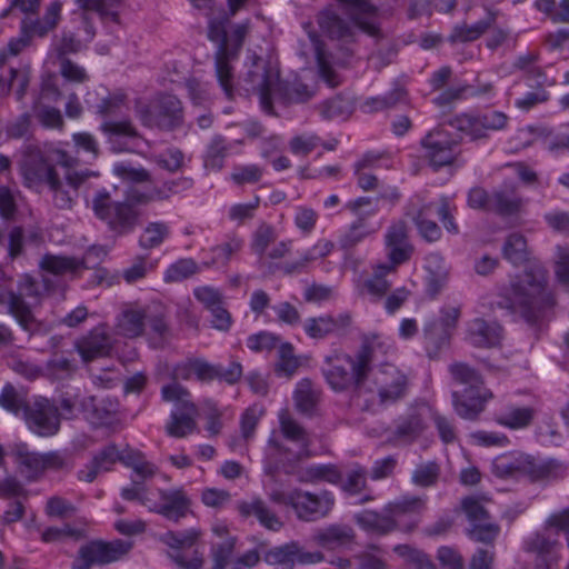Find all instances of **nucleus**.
I'll return each mask as SVG.
<instances>
[{
	"instance_id": "obj_21",
	"label": "nucleus",
	"mask_w": 569,
	"mask_h": 569,
	"mask_svg": "<svg viewBox=\"0 0 569 569\" xmlns=\"http://www.w3.org/2000/svg\"><path fill=\"white\" fill-rule=\"evenodd\" d=\"M23 418L28 428L40 437H51L60 429L58 407L46 398L36 399L26 407Z\"/></svg>"
},
{
	"instance_id": "obj_4",
	"label": "nucleus",
	"mask_w": 569,
	"mask_h": 569,
	"mask_svg": "<svg viewBox=\"0 0 569 569\" xmlns=\"http://www.w3.org/2000/svg\"><path fill=\"white\" fill-rule=\"evenodd\" d=\"M499 307L519 312L528 322L536 321L542 312L552 308L555 300L547 288V270L531 266L505 288Z\"/></svg>"
},
{
	"instance_id": "obj_42",
	"label": "nucleus",
	"mask_w": 569,
	"mask_h": 569,
	"mask_svg": "<svg viewBox=\"0 0 569 569\" xmlns=\"http://www.w3.org/2000/svg\"><path fill=\"white\" fill-rule=\"evenodd\" d=\"M41 271L53 276H74L84 267L82 260L73 257L47 253L39 261Z\"/></svg>"
},
{
	"instance_id": "obj_58",
	"label": "nucleus",
	"mask_w": 569,
	"mask_h": 569,
	"mask_svg": "<svg viewBox=\"0 0 569 569\" xmlns=\"http://www.w3.org/2000/svg\"><path fill=\"white\" fill-rule=\"evenodd\" d=\"M440 476V466L436 461L420 463L412 472L411 480L418 487L435 486Z\"/></svg>"
},
{
	"instance_id": "obj_37",
	"label": "nucleus",
	"mask_w": 569,
	"mask_h": 569,
	"mask_svg": "<svg viewBox=\"0 0 569 569\" xmlns=\"http://www.w3.org/2000/svg\"><path fill=\"white\" fill-rule=\"evenodd\" d=\"M337 1L345 8L357 28L368 33L369 36H376L378 33V27L371 20L377 14V8L368 0Z\"/></svg>"
},
{
	"instance_id": "obj_44",
	"label": "nucleus",
	"mask_w": 569,
	"mask_h": 569,
	"mask_svg": "<svg viewBox=\"0 0 569 569\" xmlns=\"http://www.w3.org/2000/svg\"><path fill=\"white\" fill-rule=\"evenodd\" d=\"M229 149L230 144L223 136H213L209 141L203 156L204 168L212 171L221 170L224 164V159L229 153Z\"/></svg>"
},
{
	"instance_id": "obj_24",
	"label": "nucleus",
	"mask_w": 569,
	"mask_h": 569,
	"mask_svg": "<svg viewBox=\"0 0 569 569\" xmlns=\"http://www.w3.org/2000/svg\"><path fill=\"white\" fill-rule=\"evenodd\" d=\"M199 538V531L190 529L187 531H168L161 537V541L174 549L170 553V558L182 569H200L203 565L202 555L198 550H193L192 556L188 558L181 549L189 548L194 545Z\"/></svg>"
},
{
	"instance_id": "obj_26",
	"label": "nucleus",
	"mask_w": 569,
	"mask_h": 569,
	"mask_svg": "<svg viewBox=\"0 0 569 569\" xmlns=\"http://www.w3.org/2000/svg\"><path fill=\"white\" fill-rule=\"evenodd\" d=\"M80 409L83 418L96 427L110 423L119 411V401L111 397L82 396Z\"/></svg>"
},
{
	"instance_id": "obj_30",
	"label": "nucleus",
	"mask_w": 569,
	"mask_h": 569,
	"mask_svg": "<svg viewBox=\"0 0 569 569\" xmlns=\"http://www.w3.org/2000/svg\"><path fill=\"white\" fill-rule=\"evenodd\" d=\"M376 214V210L371 209L368 213L356 216V220L351 222L349 228L340 236L339 246L345 249H351L366 238L377 233L381 227V221H373L371 218Z\"/></svg>"
},
{
	"instance_id": "obj_46",
	"label": "nucleus",
	"mask_w": 569,
	"mask_h": 569,
	"mask_svg": "<svg viewBox=\"0 0 569 569\" xmlns=\"http://www.w3.org/2000/svg\"><path fill=\"white\" fill-rule=\"evenodd\" d=\"M502 256L515 266L526 262L529 251L525 236L520 232L510 233L502 246Z\"/></svg>"
},
{
	"instance_id": "obj_33",
	"label": "nucleus",
	"mask_w": 569,
	"mask_h": 569,
	"mask_svg": "<svg viewBox=\"0 0 569 569\" xmlns=\"http://www.w3.org/2000/svg\"><path fill=\"white\" fill-rule=\"evenodd\" d=\"M158 512L167 520L178 522L190 511V499L181 489L159 490Z\"/></svg>"
},
{
	"instance_id": "obj_57",
	"label": "nucleus",
	"mask_w": 569,
	"mask_h": 569,
	"mask_svg": "<svg viewBox=\"0 0 569 569\" xmlns=\"http://www.w3.org/2000/svg\"><path fill=\"white\" fill-rule=\"evenodd\" d=\"M276 239L277 233L274 228L266 222H262L252 233L250 248L252 252L259 256L260 260H262L268 247L273 243Z\"/></svg>"
},
{
	"instance_id": "obj_6",
	"label": "nucleus",
	"mask_w": 569,
	"mask_h": 569,
	"mask_svg": "<svg viewBox=\"0 0 569 569\" xmlns=\"http://www.w3.org/2000/svg\"><path fill=\"white\" fill-rule=\"evenodd\" d=\"M409 378L391 363L370 365L360 396L367 409L387 406L403 399L408 392Z\"/></svg>"
},
{
	"instance_id": "obj_63",
	"label": "nucleus",
	"mask_w": 569,
	"mask_h": 569,
	"mask_svg": "<svg viewBox=\"0 0 569 569\" xmlns=\"http://www.w3.org/2000/svg\"><path fill=\"white\" fill-rule=\"evenodd\" d=\"M279 361L276 366L278 375L291 377L299 367V361L293 353V348L290 343H282L278 349Z\"/></svg>"
},
{
	"instance_id": "obj_17",
	"label": "nucleus",
	"mask_w": 569,
	"mask_h": 569,
	"mask_svg": "<svg viewBox=\"0 0 569 569\" xmlns=\"http://www.w3.org/2000/svg\"><path fill=\"white\" fill-rule=\"evenodd\" d=\"M132 543L116 539L112 541L96 540L80 547L71 569H90L93 565H107L126 556Z\"/></svg>"
},
{
	"instance_id": "obj_10",
	"label": "nucleus",
	"mask_w": 569,
	"mask_h": 569,
	"mask_svg": "<svg viewBox=\"0 0 569 569\" xmlns=\"http://www.w3.org/2000/svg\"><path fill=\"white\" fill-rule=\"evenodd\" d=\"M147 323L158 336L167 333V313L161 303L127 305L117 317L116 329L120 336L134 339L144 333Z\"/></svg>"
},
{
	"instance_id": "obj_39",
	"label": "nucleus",
	"mask_w": 569,
	"mask_h": 569,
	"mask_svg": "<svg viewBox=\"0 0 569 569\" xmlns=\"http://www.w3.org/2000/svg\"><path fill=\"white\" fill-rule=\"evenodd\" d=\"M355 522L365 531L378 535H388L400 528L383 508L380 512L376 510H362L355 515Z\"/></svg>"
},
{
	"instance_id": "obj_15",
	"label": "nucleus",
	"mask_w": 569,
	"mask_h": 569,
	"mask_svg": "<svg viewBox=\"0 0 569 569\" xmlns=\"http://www.w3.org/2000/svg\"><path fill=\"white\" fill-rule=\"evenodd\" d=\"M508 116L498 110L478 113H461L448 121L449 126L471 140L486 139L490 131L503 130L508 126Z\"/></svg>"
},
{
	"instance_id": "obj_59",
	"label": "nucleus",
	"mask_w": 569,
	"mask_h": 569,
	"mask_svg": "<svg viewBox=\"0 0 569 569\" xmlns=\"http://www.w3.org/2000/svg\"><path fill=\"white\" fill-rule=\"evenodd\" d=\"M396 268L397 266L390 262L377 266L373 277L366 282L368 291L377 297L383 296L390 288L385 277L387 273L395 271Z\"/></svg>"
},
{
	"instance_id": "obj_18",
	"label": "nucleus",
	"mask_w": 569,
	"mask_h": 569,
	"mask_svg": "<svg viewBox=\"0 0 569 569\" xmlns=\"http://www.w3.org/2000/svg\"><path fill=\"white\" fill-rule=\"evenodd\" d=\"M549 529L546 526L543 530L533 532L523 541V551L535 557L533 569H556L558 567L562 545L558 535L550 532Z\"/></svg>"
},
{
	"instance_id": "obj_55",
	"label": "nucleus",
	"mask_w": 569,
	"mask_h": 569,
	"mask_svg": "<svg viewBox=\"0 0 569 569\" xmlns=\"http://www.w3.org/2000/svg\"><path fill=\"white\" fill-rule=\"evenodd\" d=\"M49 291V280L39 281L30 274H23L18 282V291L21 299L24 298L40 301L43 296Z\"/></svg>"
},
{
	"instance_id": "obj_43",
	"label": "nucleus",
	"mask_w": 569,
	"mask_h": 569,
	"mask_svg": "<svg viewBox=\"0 0 569 569\" xmlns=\"http://www.w3.org/2000/svg\"><path fill=\"white\" fill-rule=\"evenodd\" d=\"M496 22V13L489 12L486 19L480 20L471 26L467 23L456 26L450 36L449 41L456 42H471L479 39L483 33L487 32Z\"/></svg>"
},
{
	"instance_id": "obj_50",
	"label": "nucleus",
	"mask_w": 569,
	"mask_h": 569,
	"mask_svg": "<svg viewBox=\"0 0 569 569\" xmlns=\"http://www.w3.org/2000/svg\"><path fill=\"white\" fill-rule=\"evenodd\" d=\"M425 507V501L418 497H403L385 506L391 519L399 525L400 518L418 515Z\"/></svg>"
},
{
	"instance_id": "obj_51",
	"label": "nucleus",
	"mask_w": 569,
	"mask_h": 569,
	"mask_svg": "<svg viewBox=\"0 0 569 569\" xmlns=\"http://www.w3.org/2000/svg\"><path fill=\"white\" fill-rule=\"evenodd\" d=\"M297 542L287 543L267 551L263 560L278 569H292L296 563Z\"/></svg>"
},
{
	"instance_id": "obj_2",
	"label": "nucleus",
	"mask_w": 569,
	"mask_h": 569,
	"mask_svg": "<svg viewBox=\"0 0 569 569\" xmlns=\"http://www.w3.org/2000/svg\"><path fill=\"white\" fill-rule=\"evenodd\" d=\"M248 0H228V12L210 18L208 39L216 46L213 53L214 74L227 98L233 97L234 62L238 60L244 40L251 30L249 20L230 23V19L244 7Z\"/></svg>"
},
{
	"instance_id": "obj_47",
	"label": "nucleus",
	"mask_w": 569,
	"mask_h": 569,
	"mask_svg": "<svg viewBox=\"0 0 569 569\" xmlns=\"http://www.w3.org/2000/svg\"><path fill=\"white\" fill-rule=\"evenodd\" d=\"M535 417V409L531 407L509 406L507 410L496 418V421L510 429L528 427Z\"/></svg>"
},
{
	"instance_id": "obj_29",
	"label": "nucleus",
	"mask_w": 569,
	"mask_h": 569,
	"mask_svg": "<svg viewBox=\"0 0 569 569\" xmlns=\"http://www.w3.org/2000/svg\"><path fill=\"white\" fill-rule=\"evenodd\" d=\"M352 323V317L349 312L339 313L338 316L325 315L320 317L309 318L305 321L306 333L313 339H323L330 335H341Z\"/></svg>"
},
{
	"instance_id": "obj_14",
	"label": "nucleus",
	"mask_w": 569,
	"mask_h": 569,
	"mask_svg": "<svg viewBox=\"0 0 569 569\" xmlns=\"http://www.w3.org/2000/svg\"><path fill=\"white\" fill-rule=\"evenodd\" d=\"M137 117L144 127L171 131L183 123L182 104L177 97L164 94L148 104H138Z\"/></svg>"
},
{
	"instance_id": "obj_9",
	"label": "nucleus",
	"mask_w": 569,
	"mask_h": 569,
	"mask_svg": "<svg viewBox=\"0 0 569 569\" xmlns=\"http://www.w3.org/2000/svg\"><path fill=\"white\" fill-rule=\"evenodd\" d=\"M74 160L64 151L44 146L43 148L29 144L23 151V158L20 163V171L23 177L24 184L28 188L47 183L51 176H56L58 171L56 166L72 167Z\"/></svg>"
},
{
	"instance_id": "obj_40",
	"label": "nucleus",
	"mask_w": 569,
	"mask_h": 569,
	"mask_svg": "<svg viewBox=\"0 0 569 569\" xmlns=\"http://www.w3.org/2000/svg\"><path fill=\"white\" fill-rule=\"evenodd\" d=\"M316 84H308L300 79L291 82L279 81L274 98L283 104L305 103L315 97Z\"/></svg>"
},
{
	"instance_id": "obj_11",
	"label": "nucleus",
	"mask_w": 569,
	"mask_h": 569,
	"mask_svg": "<svg viewBox=\"0 0 569 569\" xmlns=\"http://www.w3.org/2000/svg\"><path fill=\"white\" fill-rule=\"evenodd\" d=\"M161 397L164 401L174 402L176 409L171 411L166 431L170 437L184 438L197 429L198 407L191 400L187 388L173 381L161 388Z\"/></svg>"
},
{
	"instance_id": "obj_7",
	"label": "nucleus",
	"mask_w": 569,
	"mask_h": 569,
	"mask_svg": "<svg viewBox=\"0 0 569 569\" xmlns=\"http://www.w3.org/2000/svg\"><path fill=\"white\" fill-rule=\"evenodd\" d=\"M268 497L273 503L291 508L297 519L303 522L328 518L336 506L333 492L327 489L317 492L301 488H293L288 492L276 489Z\"/></svg>"
},
{
	"instance_id": "obj_31",
	"label": "nucleus",
	"mask_w": 569,
	"mask_h": 569,
	"mask_svg": "<svg viewBox=\"0 0 569 569\" xmlns=\"http://www.w3.org/2000/svg\"><path fill=\"white\" fill-rule=\"evenodd\" d=\"M192 368L196 378L201 382L220 380L234 385L242 376V366L237 361H232L228 368H223L219 365H212L204 359L196 358Z\"/></svg>"
},
{
	"instance_id": "obj_22",
	"label": "nucleus",
	"mask_w": 569,
	"mask_h": 569,
	"mask_svg": "<svg viewBox=\"0 0 569 569\" xmlns=\"http://www.w3.org/2000/svg\"><path fill=\"white\" fill-rule=\"evenodd\" d=\"M113 338L108 326L100 323L74 341V349L83 362H91L99 358L109 357L113 349Z\"/></svg>"
},
{
	"instance_id": "obj_60",
	"label": "nucleus",
	"mask_w": 569,
	"mask_h": 569,
	"mask_svg": "<svg viewBox=\"0 0 569 569\" xmlns=\"http://www.w3.org/2000/svg\"><path fill=\"white\" fill-rule=\"evenodd\" d=\"M352 111V102L349 99L337 96L325 101L320 107V113L325 119L347 118Z\"/></svg>"
},
{
	"instance_id": "obj_16",
	"label": "nucleus",
	"mask_w": 569,
	"mask_h": 569,
	"mask_svg": "<svg viewBox=\"0 0 569 569\" xmlns=\"http://www.w3.org/2000/svg\"><path fill=\"white\" fill-rule=\"evenodd\" d=\"M64 173L51 176L46 183L51 193V201L54 208L59 210H71L78 198V191L90 177H97L98 173L89 170H76L72 167H63Z\"/></svg>"
},
{
	"instance_id": "obj_61",
	"label": "nucleus",
	"mask_w": 569,
	"mask_h": 569,
	"mask_svg": "<svg viewBox=\"0 0 569 569\" xmlns=\"http://www.w3.org/2000/svg\"><path fill=\"white\" fill-rule=\"evenodd\" d=\"M0 406L13 415H24V408L29 407V403L14 387L7 385L0 393Z\"/></svg>"
},
{
	"instance_id": "obj_38",
	"label": "nucleus",
	"mask_w": 569,
	"mask_h": 569,
	"mask_svg": "<svg viewBox=\"0 0 569 569\" xmlns=\"http://www.w3.org/2000/svg\"><path fill=\"white\" fill-rule=\"evenodd\" d=\"M238 511L243 517H254L268 530L279 531L283 527L280 517L260 498L243 501L238 505Z\"/></svg>"
},
{
	"instance_id": "obj_41",
	"label": "nucleus",
	"mask_w": 569,
	"mask_h": 569,
	"mask_svg": "<svg viewBox=\"0 0 569 569\" xmlns=\"http://www.w3.org/2000/svg\"><path fill=\"white\" fill-rule=\"evenodd\" d=\"M120 460V451L114 445H109L101 449L83 469L78 472L81 481L92 482L102 471L110 470L116 461Z\"/></svg>"
},
{
	"instance_id": "obj_52",
	"label": "nucleus",
	"mask_w": 569,
	"mask_h": 569,
	"mask_svg": "<svg viewBox=\"0 0 569 569\" xmlns=\"http://www.w3.org/2000/svg\"><path fill=\"white\" fill-rule=\"evenodd\" d=\"M367 469L358 463L353 465L346 473L341 476L340 488L343 492L355 496L367 488Z\"/></svg>"
},
{
	"instance_id": "obj_53",
	"label": "nucleus",
	"mask_w": 569,
	"mask_h": 569,
	"mask_svg": "<svg viewBox=\"0 0 569 569\" xmlns=\"http://www.w3.org/2000/svg\"><path fill=\"white\" fill-rule=\"evenodd\" d=\"M198 263L191 258H181L171 263L163 274L167 283L183 281L199 272Z\"/></svg>"
},
{
	"instance_id": "obj_64",
	"label": "nucleus",
	"mask_w": 569,
	"mask_h": 569,
	"mask_svg": "<svg viewBox=\"0 0 569 569\" xmlns=\"http://www.w3.org/2000/svg\"><path fill=\"white\" fill-rule=\"evenodd\" d=\"M183 159L184 154L178 148H170L164 152L152 157L154 163L169 172H177L180 170L183 167Z\"/></svg>"
},
{
	"instance_id": "obj_49",
	"label": "nucleus",
	"mask_w": 569,
	"mask_h": 569,
	"mask_svg": "<svg viewBox=\"0 0 569 569\" xmlns=\"http://www.w3.org/2000/svg\"><path fill=\"white\" fill-rule=\"evenodd\" d=\"M321 396V391L316 389L309 379H302L295 391L296 407L303 413H311L316 408Z\"/></svg>"
},
{
	"instance_id": "obj_36",
	"label": "nucleus",
	"mask_w": 569,
	"mask_h": 569,
	"mask_svg": "<svg viewBox=\"0 0 569 569\" xmlns=\"http://www.w3.org/2000/svg\"><path fill=\"white\" fill-rule=\"evenodd\" d=\"M0 306H7L8 312L23 330L32 332L38 328L31 307L14 291H0Z\"/></svg>"
},
{
	"instance_id": "obj_5",
	"label": "nucleus",
	"mask_w": 569,
	"mask_h": 569,
	"mask_svg": "<svg viewBox=\"0 0 569 569\" xmlns=\"http://www.w3.org/2000/svg\"><path fill=\"white\" fill-rule=\"evenodd\" d=\"M448 371L455 383L465 386L451 393L455 412L462 419L477 420L493 398L492 391L485 386L481 373L466 362H452Z\"/></svg>"
},
{
	"instance_id": "obj_56",
	"label": "nucleus",
	"mask_w": 569,
	"mask_h": 569,
	"mask_svg": "<svg viewBox=\"0 0 569 569\" xmlns=\"http://www.w3.org/2000/svg\"><path fill=\"white\" fill-rule=\"evenodd\" d=\"M467 536L476 541L485 545H492L500 532V527L498 523L487 520L482 522H475L469 525L466 530Z\"/></svg>"
},
{
	"instance_id": "obj_62",
	"label": "nucleus",
	"mask_w": 569,
	"mask_h": 569,
	"mask_svg": "<svg viewBox=\"0 0 569 569\" xmlns=\"http://www.w3.org/2000/svg\"><path fill=\"white\" fill-rule=\"evenodd\" d=\"M461 509L470 525L490 520L491 516L485 508L482 500L477 497H466L461 500Z\"/></svg>"
},
{
	"instance_id": "obj_23",
	"label": "nucleus",
	"mask_w": 569,
	"mask_h": 569,
	"mask_svg": "<svg viewBox=\"0 0 569 569\" xmlns=\"http://www.w3.org/2000/svg\"><path fill=\"white\" fill-rule=\"evenodd\" d=\"M295 458H288L280 461V468L286 475L296 476L297 480L301 483L318 485L328 482L338 485L341 480V472L335 465H309L303 468H298L299 462Z\"/></svg>"
},
{
	"instance_id": "obj_20",
	"label": "nucleus",
	"mask_w": 569,
	"mask_h": 569,
	"mask_svg": "<svg viewBox=\"0 0 569 569\" xmlns=\"http://www.w3.org/2000/svg\"><path fill=\"white\" fill-rule=\"evenodd\" d=\"M280 430L283 437L298 446V451L291 452L289 448L280 443L274 437L268 440V445L276 450L281 460L295 458L296 460H305L310 457V438L305 428L298 423L287 410H282L279 415Z\"/></svg>"
},
{
	"instance_id": "obj_45",
	"label": "nucleus",
	"mask_w": 569,
	"mask_h": 569,
	"mask_svg": "<svg viewBox=\"0 0 569 569\" xmlns=\"http://www.w3.org/2000/svg\"><path fill=\"white\" fill-rule=\"evenodd\" d=\"M422 336L428 357L433 359L448 343L450 333L438 321L431 320L425 325Z\"/></svg>"
},
{
	"instance_id": "obj_27",
	"label": "nucleus",
	"mask_w": 569,
	"mask_h": 569,
	"mask_svg": "<svg viewBox=\"0 0 569 569\" xmlns=\"http://www.w3.org/2000/svg\"><path fill=\"white\" fill-rule=\"evenodd\" d=\"M385 243L388 249L389 261L396 266L408 261L413 252V247L408 240V226L402 220L393 222L388 228Z\"/></svg>"
},
{
	"instance_id": "obj_8",
	"label": "nucleus",
	"mask_w": 569,
	"mask_h": 569,
	"mask_svg": "<svg viewBox=\"0 0 569 569\" xmlns=\"http://www.w3.org/2000/svg\"><path fill=\"white\" fill-rule=\"evenodd\" d=\"M563 463L555 460H537L523 453L498 456L492 461V472L499 478L526 476L531 481L551 480L562 477Z\"/></svg>"
},
{
	"instance_id": "obj_48",
	"label": "nucleus",
	"mask_w": 569,
	"mask_h": 569,
	"mask_svg": "<svg viewBox=\"0 0 569 569\" xmlns=\"http://www.w3.org/2000/svg\"><path fill=\"white\" fill-rule=\"evenodd\" d=\"M170 236V227L163 221L149 222L139 237V246L142 249L160 247Z\"/></svg>"
},
{
	"instance_id": "obj_25",
	"label": "nucleus",
	"mask_w": 569,
	"mask_h": 569,
	"mask_svg": "<svg viewBox=\"0 0 569 569\" xmlns=\"http://www.w3.org/2000/svg\"><path fill=\"white\" fill-rule=\"evenodd\" d=\"M422 407H411L395 420V428L389 441L395 445H410L427 429Z\"/></svg>"
},
{
	"instance_id": "obj_35",
	"label": "nucleus",
	"mask_w": 569,
	"mask_h": 569,
	"mask_svg": "<svg viewBox=\"0 0 569 569\" xmlns=\"http://www.w3.org/2000/svg\"><path fill=\"white\" fill-rule=\"evenodd\" d=\"M526 204L525 199L517 192L513 183H505L492 191L491 212L501 217L519 214Z\"/></svg>"
},
{
	"instance_id": "obj_13",
	"label": "nucleus",
	"mask_w": 569,
	"mask_h": 569,
	"mask_svg": "<svg viewBox=\"0 0 569 569\" xmlns=\"http://www.w3.org/2000/svg\"><path fill=\"white\" fill-rule=\"evenodd\" d=\"M248 92L258 93L261 108L268 114L274 116L272 98L280 81V73L269 60L254 57L252 63L242 78Z\"/></svg>"
},
{
	"instance_id": "obj_19",
	"label": "nucleus",
	"mask_w": 569,
	"mask_h": 569,
	"mask_svg": "<svg viewBox=\"0 0 569 569\" xmlns=\"http://www.w3.org/2000/svg\"><path fill=\"white\" fill-rule=\"evenodd\" d=\"M420 143L430 164L437 169L453 164L460 153L459 140L455 139L442 126L430 130Z\"/></svg>"
},
{
	"instance_id": "obj_1",
	"label": "nucleus",
	"mask_w": 569,
	"mask_h": 569,
	"mask_svg": "<svg viewBox=\"0 0 569 569\" xmlns=\"http://www.w3.org/2000/svg\"><path fill=\"white\" fill-rule=\"evenodd\" d=\"M390 345L378 333H365L355 355L335 349L323 357L321 373L328 386L336 392H350L360 400L370 365L378 351L387 353Z\"/></svg>"
},
{
	"instance_id": "obj_34",
	"label": "nucleus",
	"mask_w": 569,
	"mask_h": 569,
	"mask_svg": "<svg viewBox=\"0 0 569 569\" xmlns=\"http://www.w3.org/2000/svg\"><path fill=\"white\" fill-rule=\"evenodd\" d=\"M11 455L19 472L29 481L43 476L42 453L29 450L24 442L14 443Z\"/></svg>"
},
{
	"instance_id": "obj_32",
	"label": "nucleus",
	"mask_w": 569,
	"mask_h": 569,
	"mask_svg": "<svg viewBox=\"0 0 569 569\" xmlns=\"http://www.w3.org/2000/svg\"><path fill=\"white\" fill-rule=\"evenodd\" d=\"M502 328L495 321L476 318L468 323L467 340L478 348H492L500 343Z\"/></svg>"
},
{
	"instance_id": "obj_54",
	"label": "nucleus",
	"mask_w": 569,
	"mask_h": 569,
	"mask_svg": "<svg viewBox=\"0 0 569 569\" xmlns=\"http://www.w3.org/2000/svg\"><path fill=\"white\" fill-rule=\"evenodd\" d=\"M433 207V203L425 204L413 217V221L419 230V233L429 242L437 241L441 237V230L439 226L428 218L431 214Z\"/></svg>"
},
{
	"instance_id": "obj_28",
	"label": "nucleus",
	"mask_w": 569,
	"mask_h": 569,
	"mask_svg": "<svg viewBox=\"0 0 569 569\" xmlns=\"http://www.w3.org/2000/svg\"><path fill=\"white\" fill-rule=\"evenodd\" d=\"M356 532L353 528L346 523H330L318 528L311 536V541L316 546L335 551L353 542Z\"/></svg>"
},
{
	"instance_id": "obj_12",
	"label": "nucleus",
	"mask_w": 569,
	"mask_h": 569,
	"mask_svg": "<svg viewBox=\"0 0 569 569\" xmlns=\"http://www.w3.org/2000/svg\"><path fill=\"white\" fill-rule=\"evenodd\" d=\"M91 209L94 216L117 234H127L139 223L140 211L124 200L114 201L104 189L94 193Z\"/></svg>"
},
{
	"instance_id": "obj_3",
	"label": "nucleus",
	"mask_w": 569,
	"mask_h": 569,
	"mask_svg": "<svg viewBox=\"0 0 569 569\" xmlns=\"http://www.w3.org/2000/svg\"><path fill=\"white\" fill-rule=\"evenodd\" d=\"M317 22L328 38L337 41L335 53H329L320 40L313 39L318 74L329 87L336 88L341 83V77L333 69L332 62L338 66H347L350 62L355 54L357 31L350 22L331 9L319 12Z\"/></svg>"
}]
</instances>
